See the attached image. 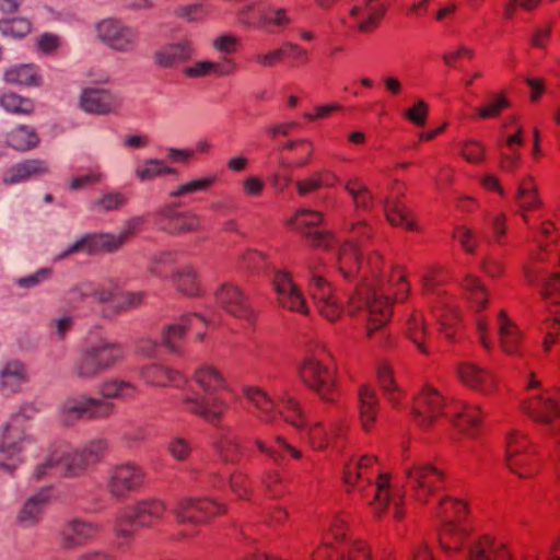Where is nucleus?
I'll list each match as a JSON object with an SVG mask.
<instances>
[{
	"label": "nucleus",
	"instance_id": "nucleus-1",
	"mask_svg": "<svg viewBox=\"0 0 560 560\" xmlns=\"http://www.w3.org/2000/svg\"><path fill=\"white\" fill-rule=\"evenodd\" d=\"M351 233V237L339 250V268L347 279L353 276L354 270L362 273V279L348 298V313L351 316L360 313L364 318L371 319L372 325L368 327L369 334H371L374 329L382 327L390 317V292L395 290L396 299L399 300L408 291V284L400 269L393 270L387 282L377 278L376 272L381 262L378 254H374L366 261L372 273V277L368 278L364 272L365 262L360 256V247L363 245V240L370 237V229L364 222H358L352 225Z\"/></svg>",
	"mask_w": 560,
	"mask_h": 560
},
{
	"label": "nucleus",
	"instance_id": "nucleus-2",
	"mask_svg": "<svg viewBox=\"0 0 560 560\" xmlns=\"http://www.w3.org/2000/svg\"><path fill=\"white\" fill-rule=\"evenodd\" d=\"M245 396L259 411L258 418L261 422L277 427L283 421L298 430H306L310 442L315 448L326 447L335 434V430L328 432L320 422L306 429L300 404L288 393L279 395V407H276L273 399L266 392L257 387L246 388Z\"/></svg>",
	"mask_w": 560,
	"mask_h": 560
},
{
	"label": "nucleus",
	"instance_id": "nucleus-3",
	"mask_svg": "<svg viewBox=\"0 0 560 560\" xmlns=\"http://www.w3.org/2000/svg\"><path fill=\"white\" fill-rule=\"evenodd\" d=\"M194 381L205 395L195 392L184 395L182 400L186 410L211 425H218L228 409L226 401L217 395L223 387L221 374L211 365H201L196 370Z\"/></svg>",
	"mask_w": 560,
	"mask_h": 560
},
{
	"label": "nucleus",
	"instance_id": "nucleus-4",
	"mask_svg": "<svg viewBox=\"0 0 560 560\" xmlns=\"http://www.w3.org/2000/svg\"><path fill=\"white\" fill-rule=\"evenodd\" d=\"M35 412L36 408L33 405L24 406L3 425L0 434V453L5 458L0 460V470L13 475L24 462L22 453L35 444V439L24 428L25 421Z\"/></svg>",
	"mask_w": 560,
	"mask_h": 560
},
{
	"label": "nucleus",
	"instance_id": "nucleus-5",
	"mask_svg": "<svg viewBox=\"0 0 560 560\" xmlns=\"http://www.w3.org/2000/svg\"><path fill=\"white\" fill-rule=\"evenodd\" d=\"M166 510L165 502L160 499H145L125 508L113 525L118 546L128 545L137 528L153 527L164 517Z\"/></svg>",
	"mask_w": 560,
	"mask_h": 560
},
{
	"label": "nucleus",
	"instance_id": "nucleus-6",
	"mask_svg": "<svg viewBox=\"0 0 560 560\" xmlns=\"http://www.w3.org/2000/svg\"><path fill=\"white\" fill-rule=\"evenodd\" d=\"M114 412V404L86 393L66 396L57 406L56 419L61 427L72 428L81 420H103Z\"/></svg>",
	"mask_w": 560,
	"mask_h": 560
},
{
	"label": "nucleus",
	"instance_id": "nucleus-7",
	"mask_svg": "<svg viewBox=\"0 0 560 560\" xmlns=\"http://www.w3.org/2000/svg\"><path fill=\"white\" fill-rule=\"evenodd\" d=\"M299 373L303 383L324 401H335V371L325 350L308 354L302 362Z\"/></svg>",
	"mask_w": 560,
	"mask_h": 560
},
{
	"label": "nucleus",
	"instance_id": "nucleus-8",
	"mask_svg": "<svg viewBox=\"0 0 560 560\" xmlns=\"http://www.w3.org/2000/svg\"><path fill=\"white\" fill-rule=\"evenodd\" d=\"M346 523L335 518L324 545L314 552L312 560H370L371 552L362 541L347 540Z\"/></svg>",
	"mask_w": 560,
	"mask_h": 560
},
{
	"label": "nucleus",
	"instance_id": "nucleus-9",
	"mask_svg": "<svg viewBox=\"0 0 560 560\" xmlns=\"http://www.w3.org/2000/svg\"><path fill=\"white\" fill-rule=\"evenodd\" d=\"M436 517L441 523L440 542L446 550H460L467 530L460 524L468 511L466 502L452 497H442L436 502Z\"/></svg>",
	"mask_w": 560,
	"mask_h": 560
},
{
	"label": "nucleus",
	"instance_id": "nucleus-10",
	"mask_svg": "<svg viewBox=\"0 0 560 560\" xmlns=\"http://www.w3.org/2000/svg\"><path fill=\"white\" fill-rule=\"evenodd\" d=\"M69 445L63 442L49 444L38 457L30 475L31 482H40L55 476L58 470L62 477L75 478L74 474L68 470Z\"/></svg>",
	"mask_w": 560,
	"mask_h": 560
},
{
	"label": "nucleus",
	"instance_id": "nucleus-11",
	"mask_svg": "<svg viewBox=\"0 0 560 560\" xmlns=\"http://www.w3.org/2000/svg\"><path fill=\"white\" fill-rule=\"evenodd\" d=\"M144 470L137 464L127 462L113 467L108 474L106 489L116 500H125L138 491L144 481Z\"/></svg>",
	"mask_w": 560,
	"mask_h": 560
},
{
	"label": "nucleus",
	"instance_id": "nucleus-12",
	"mask_svg": "<svg viewBox=\"0 0 560 560\" xmlns=\"http://www.w3.org/2000/svg\"><path fill=\"white\" fill-rule=\"evenodd\" d=\"M97 37L112 49L130 52L139 39L138 31L117 19H105L96 25Z\"/></svg>",
	"mask_w": 560,
	"mask_h": 560
},
{
	"label": "nucleus",
	"instance_id": "nucleus-13",
	"mask_svg": "<svg viewBox=\"0 0 560 560\" xmlns=\"http://www.w3.org/2000/svg\"><path fill=\"white\" fill-rule=\"evenodd\" d=\"M225 511L223 504H219L208 498H186L177 502L173 514L182 524L197 525L207 522Z\"/></svg>",
	"mask_w": 560,
	"mask_h": 560
},
{
	"label": "nucleus",
	"instance_id": "nucleus-14",
	"mask_svg": "<svg viewBox=\"0 0 560 560\" xmlns=\"http://www.w3.org/2000/svg\"><path fill=\"white\" fill-rule=\"evenodd\" d=\"M322 221L323 214L320 212L300 209L288 221V225L302 233L312 246L327 248L332 242V236L318 228Z\"/></svg>",
	"mask_w": 560,
	"mask_h": 560
},
{
	"label": "nucleus",
	"instance_id": "nucleus-15",
	"mask_svg": "<svg viewBox=\"0 0 560 560\" xmlns=\"http://www.w3.org/2000/svg\"><path fill=\"white\" fill-rule=\"evenodd\" d=\"M310 294L318 312L328 320L334 322L340 317L343 307L334 294L332 287L320 275H317L312 266Z\"/></svg>",
	"mask_w": 560,
	"mask_h": 560
},
{
	"label": "nucleus",
	"instance_id": "nucleus-16",
	"mask_svg": "<svg viewBox=\"0 0 560 560\" xmlns=\"http://www.w3.org/2000/svg\"><path fill=\"white\" fill-rule=\"evenodd\" d=\"M122 245L119 235L110 233L86 234L65 248L55 259L63 260L78 253H86L90 255L101 252L113 253L118 250Z\"/></svg>",
	"mask_w": 560,
	"mask_h": 560
},
{
	"label": "nucleus",
	"instance_id": "nucleus-17",
	"mask_svg": "<svg viewBox=\"0 0 560 560\" xmlns=\"http://www.w3.org/2000/svg\"><path fill=\"white\" fill-rule=\"evenodd\" d=\"M117 294L118 283L109 279L103 282H82L77 284L68 291L67 300L72 306L89 298L94 299L98 303L113 306Z\"/></svg>",
	"mask_w": 560,
	"mask_h": 560
},
{
	"label": "nucleus",
	"instance_id": "nucleus-18",
	"mask_svg": "<svg viewBox=\"0 0 560 560\" xmlns=\"http://www.w3.org/2000/svg\"><path fill=\"white\" fill-rule=\"evenodd\" d=\"M100 532V526L73 517L67 520L58 532V542L63 550H74L90 541Z\"/></svg>",
	"mask_w": 560,
	"mask_h": 560
},
{
	"label": "nucleus",
	"instance_id": "nucleus-19",
	"mask_svg": "<svg viewBox=\"0 0 560 560\" xmlns=\"http://www.w3.org/2000/svg\"><path fill=\"white\" fill-rule=\"evenodd\" d=\"M522 409L534 421L551 425L560 416V390L533 396L523 402Z\"/></svg>",
	"mask_w": 560,
	"mask_h": 560
},
{
	"label": "nucleus",
	"instance_id": "nucleus-20",
	"mask_svg": "<svg viewBox=\"0 0 560 560\" xmlns=\"http://www.w3.org/2000/svg\"><path fill=\"white\" fill-rule=\"evenodd\" d=\"M272 281L278 294V301L283 307L293 312L307 314L308 307L306 301L289 272L273 269Z\"/></svg>",
	"mask_w": 560,
	"mask_h": 560
},
{
	"label": "nucleus",
	"instance_id": "nucleus-21",
	"mask_svg": "<svg viewBox=\"0 0 560 560\" xmlns=\"http://www.w3.org/2000/svg\"><path fill=\"white\" fill-rule=\"evenodd\" d=\"M107 450V442L96 439L88 442L81 448H72L69 446L70 462L68 470L74 474L75 478L84 474L92 465L98 463Z\"/></svg>",
	"mask_w": 560,
	"mask_h": 560
},
{
	"label": "nucleus",
	"instance_id": "nucleus-22",
	"mask_svg": "<svg viewBox=\"0 0 560 560\" xmlns=\"http://www.w3.org/2000/svg\"><path fill=\"white\" fill-rule=\"evenodd\" d=\"M215 301L221 308L234 317L248 319L252 316L247 295L235 284H222L215 291Z\"/></svg>",
	"mask_w": 560,
	"mask_h": 560
},
{
	"label": "nucleus",
	"instance_id": "nucleus-23",
	"mask_svg": "<svg viewBox=\"0 0 560 560\" xmlns=\"http://www.w3.org/2000/svg\"><path fill=\"white\" fill-rule=\"evenodd\" d=\"M376 458L369 455H351L343 463V482L351 489H357L365 494L366 485H371L370 467L375 463Z\"/></svg>",
	"mask_w": 560,
	"mask_h": 560
},
{
	"label": "nucleus",
	"instance_id": "nucleus-24",
	"mask_svg": "<svg viewBox=\"0 0 560 560\" xmlns=\"http://www.w3.org/2000/svg\"><path fill=\"white\" fill-rule=\"evenodd\" d=\"M384 14V7L380 0H352L350 20L352 26L362 33L372 32Z\"/></svg>",
	"mask_w": 560,
	"mask_h": 560
},
{
	"label": "nucleus",
	"instance_id": "nucleus-25",
	"mask_svg": "<svg viewBox=\"0 0 560 560\" xmlns=\"http://www.w3.org/2000/svg\"><path fill=\"white\" fill-rule=\"evenodd\" d=\"M196 52L197 49L194 42L185 37L179 42L170 43L156 49L153 55V61L161 68L173 69L189 60Z\"/></svg>",
	"mask_w": 560,
	"mask_h": 560
},
{
	"label": "nucleus",
	"instance_id": "nucleus-26",
	"mask_svg": "<svg viewBox=\"0 0 560 560\" xmlns=\"http://www.w3.org/2000/svg\"><path fill=\"white\" fill-rule=\"evenodd\" d=\"M119 106V98L104 89H84L80 95V107L88 114L108 115Z\"/></svg>",
	"mask_w": 560,
	"mask_h": 560
},
{
	"label": "nucleus",
	"instance_id": "nucleus-27",
	"mask_svg": "<svg viewBox=\"0 0 560 560\" xmlns=\"http://www.w3.org/2000/svg\"><path fill=\"white\" fill-rule=\"evenodd\" d=\"M457 374L463 384L482 395H490L495 389L494 374L475 363L463 362L458 364Z\"/></svg>",
	"mask_w": 560,
	"mask_h": 560
},
{
	"label": "nucleus",
	"instance_id": "nucleus-28",
	"mask_svg": "<svg viewBox=\"0 0 560 560\" xmlns=\"http://www.w3.org/2000/svg\"><path fill=\"white\" fill-rule=\"evenodd\" d=\"M50 499V489L42 488L27 498L20 508L16 521L23 528H32L42 521L44 510Z\"/></svg>",
	"mask_w": 560,
	"mask_h": 560
},
{
	"label": "nucleus",
	"instance_id": "nucleus-29",
	"mask_svg": "<svg viewBox=\"0 0 560 560\" xmlns=\"http://www.w3.org/2000/svg\"><path fill=\"white\" fill-rule=\"evenodd\" d=\"M528 457V442L527 436L518 430H513L506 438V455L505 462L508 468L518 475L521 478H526L532 474H525L520 469L527 464Z\"/></svg>",
	"mask_w": 560,
	"mask_h": 560
},
{
	"label": "nucleus",
	"instance_id": "nucleus-30",
	"mask_svg": "<svg viewBox=\"0 0 560 560\" xmlns=\"http://www.w3.org/2000/svg\"><path fill=\"white\" fill-rule=\"evenodd\" d=\"M92 349L100 362L102 374L113 370L125 360V348L121 343L105 337L89 338Z\"/></svg>",
	"mask_w": 560,
	"mask_h": 560
},
{
	"label": "nucleus",
	"instance_id": "nucleus-31",
	"mask_svg": "<svg viewBox=\"0 0 560 560\" xmlns=\"http://www.w3.org/2000/svg\"><path fill=\"white\" fill-rule=\"evenodd\" d=\"M72 375L83 382H91L102 375L100 362L92 349L89 338L78 351L71 368Z\"/></svg>",
	"mask_w": 560,
	"mask_h": 560
},
{
	"label": "nucleus",
	"instance_id": "nucleus-32",
	"mask_svg": "<svg viewBox=\"0 0 560 560\" xmlns=\"http://www.w3.org/2000/svg\"><path fill=\"white\" fill-rule=\"evenodd\" d=\"M158 224L161 230L171 234L192 232L199 229L200 217L192 212H176L166 209L161 212Z\"/></svg>",
	"mask_w": 560,
	"mask_h": 560
},
{
	"label": "nucleus",
	"instance_id": "nucleus-33",
	"mask_svg": "<svg viewBox=\"0 0 560 560\" xmlns=\"http://www.w3.org/2000/svg\"><path fill=\"white\" fill-rule=\"evenodd\" d=\"M197 324H207V319L197 313L184 315L179 324L168 325L163 329V345L172 353H179L180 342L184 339L186 330L194 328Z\"/></svg>",
	"mask_w": 560,
	"mask_h": 560
},
{
	"label": "nucleus",
	"instance_id": "nucleus-34",
	"mask_svg": "<svg viewBox=\"0 0 560 560\" xmlns=\"http://www.w3.org/2000/svg\"><path fill=\"white\" fill-rule=\"evenodd\" d=\"M369 475L371 476L372 480L373 476L375 475L372 471V466L369 469ZM376 476V481L373 485L371 483L373 487L374 497L370 504L373 508L374 513L381 516L390 502H393L394 505H397V502L392 493L389 476L382 472H377ZM366 487H370V485H366ZM395 516H399L397 506H395Z\"/></svg>",
	"mask_w": 560,
	"mask_h": 560
},
{
	"label": "nucleus",
	"instance_id": "nucleus-35",
	"mask_svg": "<svg viewBox=\"0 0 560 560\" xmlns=\"http://www.w3.org/2000/svg\"><path fill=\"white\" fill-rule=\"evenodd\" d=\"M48 172L49 166L47 162L43 160H26L10 167L3 175V183L7 185L20 184Z\"/></svg>",
	"mask_w": 560,
	"mask_h": 560
},
{
	"label": "nucleus",
	"instance_id": "nucleus-36",
	"mask_svg": "<svg viewBox=\"0 0 560 560\" xmlns=\"http://www.w3.org/2000/svg\"><path fill=\"white\" fill-rule=\"evenodd\" d=\"M25 382L26 369L22 362L11 360L0 366V392L3 395L18 393Z\"/></svg>",
	"mask_w": 560,
	"mask_h": 560
},
{
	"label": "nucleus",
	"instance_id": "nucleus-37",
	"mask_svg": "<svg viewBox=\"0 0 560 560\" xmlns=\"http://www.w3.org/2000/svg\"><path fill=\"white\" fill-rule=\"evenodd\" d=\"M452 412L453 421L459 430L470 436L478 433L481 423L479 406L459 401L454 405Z\"/></svg>",
	"mask_w": 560,
	"mask_h": 560
},
{
	"label": "nucleus",
	"instance_id": "nucleus-38",
	"mask_svg": "<svg viewBox=\"0 0 560 560\" xmlns=\"http://www.w3.org/2000/svg\"><path fill=\"white\" fill-rule=\"evenodd\" d=\"M465 560H510V555L501 544L485 537L468 546Z\"/></svg>",
	"mask_w": 560,
	"mask_h": 560
},
{
	"label": "nucleus",
	"instance_id": "nucleus-39",
	"mask_svg": "<svg viewBox=\"0 0 560 560\" xmlns=\"http://www.w3.org/2000/svg\"><path fill=\"white\" fill-rule=\"evenodd\" d=\"M141 378L154 386H167L170 384L179 386L183 377L179 372L158 364H149L140 370Z\"/></svg>",
	"mask_w": 560,
	"mask_h": 560
},
{
	"label": "nucleus",
	"instance_id": "nucleus-40",
	"mask_svg": "<svg viewBox=\"0 0 560 560\" xmlns=\"http://www.w3.org/2000/svg\"><path fill=\"white\" fill-rule=\"evenodd\" d=\"M422 427L430 425L441 413L444 404L439 390L422 383Z\"/></svg>",
	"mask_w": 560,
	"mask_h": 560
},
{
	"label": "nucleus",
	"instance_id": "nucleus-41",
	"mask_svg": "<svg viewBox=\"0 0 560 560\" xmlns=\"http://www.w3.org/2000/svg\"><path fill=\"white\" fill-rule=\"evenodd\" d=\"M100 393L107 399H131L139 393V388L130 381L109 378L102 383Z\"/></svg>",
	"mask_w": 560,
	"mask_h": 560
},
{
	"label": "nucleus",
	"instance_id": "nucleus-42",
	"mask_svg": "<svg viewBox=\"0 0 560 560\" xmlns=\"http://www.w3.org/2000/svg\"><path fill=\"white\" fill-rule=\"evenodd\" d=\"M127 203L125 194L118 190H103L98 197L89 203V209L94 213L118 211Z\"/></svg>",
	"mask_w": 560,
	"mask_h": 560
},
{
	"label": "nucleus",
	"instance_id": "nucleus-43",
	"mask_svg": "<svg viewBox=\"0 0 560 560\" xmlns=\"http://www.w3.org/2000/svg\"><path fill=\"white\" fill-rule=\"evenodd\" d=\"M7 143L14 150L27 151L38 145L39 137L33 127L22 125L7 135Z\"/></svg>",
	"mask_w": 560,
	"mask_h": 560
},
{
	"label": "nucleus",
	"instance_id": "nucleus-44",
	"mask_svg": "<svg viewBox=\"0 0 560 560\" xmlns=\"http://www.w3.org/2000/svg\"><path fill=\"white\" fill-rule=\"evenodd\" d=\"M498 332L503 351L508 354H515L520 342V334L504 311L499 314Z\"/></svg>",
	"mask_w": 560,
	"mask_h": 560
},
{
	"label": "nucleus",
	"instance_id": "nucleus-45",
	"mask_svg": "<svg viewBox=\"0 0 560 560\" xmlns=\"http://www.w3.org/2000/svg\"><path fill=\"white\" fill-rule=\"evenodd\" d=\"M5 82L16 85L40 84V77L34 65H19L9 68L4 73Z\"/></svg>",
	"mask_w": 560,
	"mask_h": 560
},
{
	"label": "nucleus",
	"instance_id": "nucleus-46",
	"mask_svg": "<svg viewBox=\"0 0 560 560\" xmlns=\"http://www.w3.org/2000/svg\"><path fill=\"white\" fill-rule=\"evenodd\" d=\"M135 174L140 182H150L164 175L176 174V170L165 165L162 160L147 159L136 167Z\"/></svg>",
	"mask_w": 560,
	"mask_h": 560
},
{
	"label": "nucleus",
	"instance_id": "nucleus-47",
	"mask_svg": "<svg viewBox=\"0 0 560 560\" xmlns=\"http://www.w3.org/2000/svg\"><path fill=\"white\" fill-rule=\"evenodd\" d=\"M343 188L351 196L355 209H371L373 205V196L360 178L353 177L349 179L345 183Z\"/></svg>",
	"mask_w": 560,
	"mask_h": 560
},
{
	"label": "nucleus",
	"instance_id": "nucleus-48",
	"mask_svg": "<svg viewBox=\"0 0 560 560\" xmlns=\"http://www.w3.org/2000/svg\"><path fill=\"white\" fill-rule=\"evenodd\" d=\"M359 401L361 423L363 429L369 431L375 420V406L377 399L374 392L364 385L359 390Z\"/></svg>",
	"mask_w": 560,
	"mask_h": 560
},
{
	"label": "nucleus",
	"instance_id": "nucleus-49",
	"mask_svg": "<svg viewBox=\"0 0 560 560\" xmlns=\"http://www.w3.org/2000/svg\"><path fill=\"white\" fill-rule=\"evenodd\" d=\"M462 285L467 292L470 303L477 311H480L487 306V290L477 278L471 275H467L463 280Z\"/></svg>",
	"mask_w": 560,
	"mask_h": 560
},
{
	"label": "nucleus",
	"instance_id": "nucleus-50",
	"mask_svg": "<svg viewBox=\"0 0 560 560\" xmlns=\"http://www.w3.org/2000/svg\"><path fill=\"white\" fill-rule=\"evenodd\" d=\"M173 282L186 295L194 296L200 292L197 275L190 266L178 269L173 276Z\"/></svg>",
	"mask_w": 560,
	"mask_h": 560
},
{
	"label": "nucleus",
	"instance_id": "nucleus-51",
	"mask_svg": "<svg viewBox=\"0 0 560 560\" xmlns=\"http://www.w3.org/2000/svg\"><path fill=\"white\" fill-rule=\"evenodd\" d=\"M0 107L12 114H31L34 109L31 100L12 92L0 94Z\"/></svg>",
	"mask_w": 560,
	"mask_h": 560
},
{
	"label": "nucleus",
	"instance_id": "nucleus-52",
	"mask_svg": "<svg viewBox=\"0 0 560 560\" xmlns=\"http://www.w3.org/2000/svg\"><path fill=\"white\" fill-rule=\"evenodd\" d=\"M265 18V5L246 3L238 12L240 22L252 28L262 30Z\"/></svg>",
	"mask_w": 560,
	"mask_h": 560
},
{
	"label": "nucleus",
	"instance_id": "nucleus-53",
	"mask_svg": "<svg viewBox=\"0 0 560 560\" xmlns=\"http://www.w3.org/2000/svg\"><path fill=\"white\" fill-rule=\"evenodd\" d=\"M516 199L523 210H530L540 205L537 188L530 177L518 184Z\"/></svg>",
	"mask_w": 560,
	"mask_h": 560
},
{
	"label": "nucleus",
	"instance_id": "nucleus-54",
	"mask_svg": "<svg viewBox=\"0 0 560 560\" xmlns=\"http://www.w3.org/2000/svg\"><path fill=\"white\" fill-rule=\"evenodd\" d=\"M217 180L215 175H209L200 178L191 179L185 184L178 186L175 190L171 191V197L178 198L191 194H196L199 191H206L209 189Z\"/></svg>",
	"mask_w": 560,
	"mask_h": 560
},
{
	"label": "nucleus",
	"instance_id": "nucleus-55",
	"mask_svg": "<svg viewBox=\"0 0 560 560\" xmlns=\"http://www.w3.org/2000/svg\"><path fill=\"white\" fill-rule=\"evenodd\" d=\"M32 30V24L26 19H3L0 21V33L12 38H22Z\"/></svg>",
	"mask_w": 560,
	"mask_h": 560
},
{
	"label": "nucleus",
	"instance_id": "nucleus-56",
	"mask_svg": "<svg viewBox=\"0 0 560 560\" xmlns=\"http://www.w3.org/2000/svg\"><path fill=\"white\" fill-rule=\"evenodd\" d=\"M385 213L392 225H399L408 230H413L416 223L408 217L407 208L402 203H385Z\"/></svg>",
	"mask_w": 560,
	"mask_h": 560
},
{
	"label": "nucleus",
	"instance_id": "nucleus-57",
	"mask_svg": "<svg viewBox=\"0 0 560 560\" xmlns=\"http://www.w3.org/2000/svg\"><path fill=\"white\" fill-rule=\"evenodd\" d=\"M292 23L285 9L265 7L264 28L275 26L278 31L284 30Z\"/></svg>",
	"mask_w": 560,
	"mask_h": 560
},
{
	"label": "nucleus",
	"instance_id": "nucleus-58",
	"mask_svg": "<svg viewBox=\"0 0 560 560\" xmlns=\"http://www.w3.org/2000/svg\"><path fill=\"white\" fill-rule=\"evenodd\" d=\"M377 377L385 394L395 402L400 389L396 386L390 368L385 363L381 364L377 368Z\"/></svg>",
	"mask_w": 560,
	"mask_h": 560
},
{
	"label": "nucleus",
	"instance_id": "nucleus-59",
	"mask_svg": "<svg viewBox=\"0 0 560 560\" xmlns=\"http://www.w3.org/2000/svg\"><path fill=\"white\" fill-rule=\"evenodd\" d=\"M442 485V472L431 465H422V494H433Z\"/></svg>",
	"mask_w": 560,
	"mask_h": 560
},
{
	"label": "nucleus",
	"instance_id": "nucleus-60",
	"mask_svg": "<svg viewBox=\"0 0 560 560\" xmlns=\"http://www.w3.org/2000/svg\"><path fill=\"white\" fill-rule=\"evenodd\" d=\"M277 443L279 445V448H276V447H268L265 445V443L260 440H256L255 441V444L256 446L258 447V450L265 454H267L268 456H270L275 462H279L280 460V450H283V451H287L291 454L292 457L294 458H300L301 457V452L294 447H292L290 444H288L282 436L278 435L277 436Z\"/></svg>",
	"mask_w": 560,
	"mask_h": 560
},
{
	"label": "nucleus",
	"instance_id": "nucleus-61",
	"mask_svg": "<svg viewBox=\"0 0 560 560\" xmlns=\"http://www.w3.org/2000/svg\"><path fill=\"white\" fill-rule=\"evenodd\" d=\"M73 323L74 318L70 315L50 319L48 323L50 336L59 341L65 340L68 332L72 329Z\"/></svg>",
	"mask_w": 560,
	"mask_h": 560
},
{
	"label": "nucleus",
	"instance_id": "nucleus-62",
	"mask_svg": "<svg viewBox=\"0 0 560 560\" xmlns=\"http://www.w3.org/2000/svg\"><path fill=\"white\" fill-rule=\"evenodd\" d=\"M217 450L225 463H235L240 457L238 443L232 436L222 438L217 444Z\"/></svg>",
	"mask_w": 560,
	"mask_h": 560
},
{
	"label": "nucleus",
	"instance_id": "nucleus-63",
	"mask_svg": "<svg viewBox=\"0 0 560 560\" xmlns=\"http://www.w3.org/2000/svg\"><path fill=\"white\" fill-rule=\"evenodd\" d=\"M51 275L52 269L44 267L36 270L32 275L16 279L15 284L22 289H33L47 281L51 277Z\"/></svg>",
	"mask_w": 560,
	"mask_h": 560
},
{
	"label": "nucleus",
	"instance_id": "nucleus-64",
	"mask_svg": "<svg viewBox=\"0 0 560 560\" xmlns=\"http://www.w3.org/2000/svg\"><path fill=\"white\" fill-rule=\"evenodd\" d=\"M541 295L553 304H560V276L552 273L542 282Z\"/></svg>",
	"mask_w": 560,
	"mask_h": 560
}]
</instances>
